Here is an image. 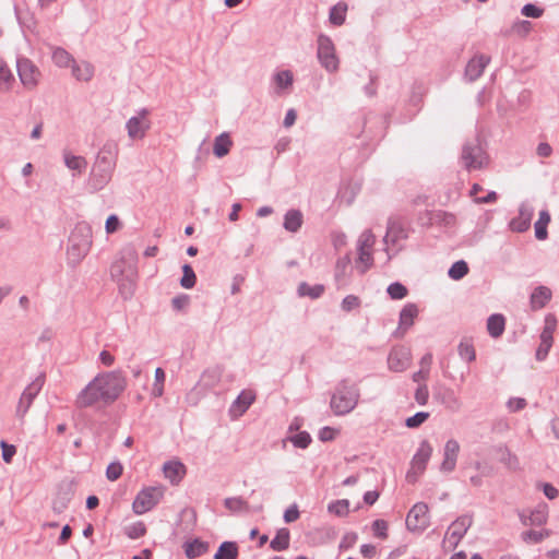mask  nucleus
<instances>
[{
  "label": "nucleus",
  "mask_w": 559,
  "mask_h": 559,
  "mask_svg": "<svg viewBox=\"0 0 559 559\" xmlns=\"http://www.w3.org/2000/svg\"><path fill=\"white\" fill-rule=\"evenodd\" d=\"M118 157V146L107 142L97 153L92 167L88 183L93 190L98 191L105 188L111 180Z\"/></svg>",
  "instance_id": "nucleus-2"
},
{
  "label": "nucleus",
  "mask_w": 559,
  "mask_h": 559,
  "mask_svg": "<svg viewBox=\"0 0 559 559\" xmlns=\"http://www.w3.org/2000/svg\"><path fill=\"white\" fill-rule=\"evenodd\" d=\"M71 67H72V75L78 81L88 82L90 80H92V78L94 75V67L90 62L82 61L81 63H78L74 60L73 63L71 64Z\"/></svg>",
  "instance_id": "nucleus-33"
},
{
  "label": "nucleus",
  "mask_w": 559,
  "mask_h": 559,
  "mask_svg": "<svg viewBox=\"0 0 559 559\" xmlns=\"http://www.w3.org/2000/svg\"><path fill=\"white\" fill-rule=\"evenodd\" d=\"M552 293L547 286H537L530 297V305L532 310H539L546 307L550 301Z\"/></svg>",
  "instance_id": "nucleus-26"
},
{
  "label": "nucleus",
  "mask_w": 559,
  "mask_h": 559,
  "mask_svg": "<svg viewBox=\"0 0 559 559\" xmlns=\"http://www.w3.org/2000/svg\"><path fill=\"white\" fill-rule=\"evenodd\" d=\"M274 79L281 88H286L293 84V73L289 70L277 72Z\"/></svg>",
  "instance_id": "nucleus-55"
},
{
  "label": "nucleus",
  "mask_w": 559,
  "mask_h": 559,
  "mask_svg": "<svg viewBox=\"0 0 559 559\" xmlns=\"http://www.w3.org/2000/svg\"><path fill=\"white\" fill-rule=\"evenodd\" d=\"M190 302V298L186 294H180L173 298L171 306L174 310L180 311L183 310Z\"/></svg>",
  "instance_id": "nucleus-62"
},
{
  "label": "nucleus",
  "mask_w": 559,
  "mask_h": 559,
  "mask_svg": "<svg viewBox=\"0 0 559 559\" xmlns=\"http://www.w3.org/2000/svg\"><path fill=\"white\" fill-rule=\"evenodd\" d=\"M127 388V379L121 370L98 373L76 396L75 405L86 408L98 402L111 404Z\"/></svg>",
  "instance_id": "nucleus-1"
},
{
  "label": "nucleus",
  "mask_w": 559,
  "mask_h": 559,
  "mask_svg": "<svg viewBox=\"0 0 559 559\" xmlns=\"http://www.w3.org/2000/svg\"><path fill=\"white\" fill-rule=\"evenodd\" d=\"M126 534L131 539H138L146 534V527L143 522H136L126 528Z\"/></svg>",
  "instance_id": "nucleus-52"
},
{
  "label": "nucleus",
  "mask_w": 559,
  "mask_h": 559,
  "mask_svg": "<svg viewBox=\"0 0 559 559\" xmlns=\"http://www.w3.org/2000/svg\"><path fill=\"white\" fill-rule=\"evenodd\" d=\"M476 469L478 474L469 476L471 485L473 487H481L485 485L483 478L491 474L492 467L487 464L476 463Z\"/></svg>",
  "instance_id": "nucleus-44"
},
{
  "label": "nucleus",
  "mask_w": 559,
  "mask_h": 559,
  "mask_svg": "<svg viewBox=\"0 0 559 559\" xmlns=\"http://www.w3.org/2000/svg\"><path fill=\"white\" fill-rule=\"evenodd\" d=\"M70 498L68 495H58L52 501V510L53 512L60 514L62 513L69 506Z\"/></svg>",
  "instance_id": "nucleus-58"
},
{
  "label": "nucleus",
  "mask_w": 559,
  "mask_h": 559,
  "mask_svg": "<svg viewBox=\"0 0 559 559\" xmlns=\"http://www.w3.org/2000/svg\"><path fill=\"white\" fill-rule=\"evenodd\" d=\"M520 519L524 525H543L547 521V507L539 504L535 510L531 511L528 516L523 511L520 513Z\"/></svg>",
  "instance_id": "nucleus-29"
},
{
  "label": "nucleus",
  "mask_w": 559,
  "mask_h": 559,
  "mask_svg": "<svg viewBox=\"0 0 559 559\" xmlns=\"http://www.w3.org/2000/svg\"><path fill=\"white\" fill-rule=\"evenodd\" d=\"M52 61L59 68H67L73 63L74 59L66 49L56 47L52 50Z\"/></svg>",
  "instance_id": "nucleus-42"
},
{
  "label": "nucleus",
  "mask_w": 559,
  "mask_h": 559,
  "mask_svg": "<svg viewBox=\"0 0 559 559\" xmlns=\"http://www.w3.org/2000/svg\"><path fill=\"white\" fill-rule=\"evenodd\" d=\"M290 532L288 528L283 527L276 532L275 537L271 540L270 547L274 551H283L289 547Z\"/></svg>",
  "instance_id": "nucleus-37"
},
{
  "label": "nucleus",
  "mask_w": 559,
  "mask_h": 559,
  "mask_svg": "<svg viewBox=\"0 0 559 559\" xmlns=\"http://www.w3.org/2000/svg\"><path fill=\"white\" fill-rule=\"evenodd\" d=\"M224 507L231 513H250L260 512L262 510V503H250L242 497H229L224 500Z\"/></svg>",
  "instance_id": "nucleus-19"
},
{
  "label": "nucleus",
  "mask_w": 559,
  "mask_h": 559,
  "mask_svg": "<svg viewBox=\"0 0 559 559\" xmlns=\"http://www.w3.org/2000/svg\"><path fill=\"white\" fill-rule=\"evenodd\" d=\"M304 224L301 211L296 209L288 210L284 215L283 227L289 233H297Z\"/></svg>",
  "instance_id": "nucleus-30"
},
{
  "label": "nucleus",
  "mask_w": 559,
  "mask_h": 559,
  "mask_svg": "<svg viewBox=\"0 0 559 559\" xmlns=\"http://www.w3.org/2000/svg\"><path fill=\"white\" fill-rule=\"evenodd\" d=\"M15 79L8 63L0 58V93H7L12 88Z\"/></svg>",
  "instance_id": "nucleus-36"
},
{
  "label": "nucleus",
  "mask_w": 559,
  "mask_h": 559,
  "mask_svg": "<svg viewBox=\"0 0 559 559\" xmlns=\"http://www.w3.org/2000/svg\"><path fill=\"white\" fill-rule=\"evenodd\" d=\"M408 231L401 219L390 218L388 222L386 234L384 236V242L396 245L400 240L406 239Z\"/></svg>",
  "instance_id": "nucleus-23"
},
{
  "label": "nucleus",
  "mask_w": 559,
  "mask_h": 559,
  "mask_svg": "<svg viewBox=\"0 0 559 559\" xmlns=\"http://www.w3.org/2000/svg\"><path fill=\"white\" fill-rule=\"evenodd\" d=\"M418 316V307L413 302L406 304L401 312L399 318V328L393 333L395 337L402 336L404 332L414 324L415 318Z\"/></svg>",
  "instance_id": "nucleus-22"
},
{
  "label": "nucleus",
  "mask_w": 559,
  "mask_h": 559,
  "mask_svg": "<svg viewBox=\"0 0 559 559\" xmlns=\"http://www.w3.org/2000/svg\"><path fill=\"white\" fill-rule=\"evenodd\" d=\"M163 491H139L133 500L132 509L135 514H144L152 510L160 500Z\"/></svg>",
  "instance_id": "nucleus-14"
},
{
  "label": "nucleus",
  "mask_w": 559,
  "mask_h": 559,
  "mask_svg": "<svg viewBox=\"0 0 559 559\" xmlns=\"http://www.w3.org/2000/svg\"><path fill=\"white\" fill-rule=\"evenodd\" d=\"M468 264L464 260H459L451 265L448 276L454 281H460L468 274Z\"/></svg>",
  "instance_id": "nucleus-45"
},
{
  "label": "nucleus",
  "mask_w": 559,
  "mask_h": 559,
  "mask_svg": "<svg viewBox=\"0 0 559 559\" xmlns=\"http://www.w3.org/2000/svg\"><path fill=\"white\" fill-rule=\"evenodd\" d=\"M317 44V57L321 67L330 73L336 72L338 70L340 60L336 56L332 39L325 34H320Z\"/></svg>",
  "instance_id": "nucleus-7"
},
{
  "label": "nucleus",
  "mask_w": 559,
  "mask_h": 559,
  "mask_svg": "<svg viewBox=\"0 0 559 559\" xmlns=\"http://www.w3.org/2000/svg\"><path fill=\"white\" fill-rule=\"evenodd\" d=\"M429 416L430 414L428 412H418L415 415L406 418L405 426L407 428H418L429 418Z\"/></svg>",
  "instance_id": "nucleus-53"
},
{
  "label": "nucleus",
  "mask_w": 559,
  "mask_h": 559,
  "mask_svg": "<svg viewBox=\"0 0 559 559\" xmlns=\"http://www.w3.org/2000/svg\"><path fill=\"white\" fill-rule=\"evenodd\" d=\"M360 307V299L355 295H347L341 304L343 311L349 312Z\"/></svg>",
  "instance_id": "nucleus-57"
},
{
  "label": "nucleus",
  "mask_w": 559,
  "mask_h": 559,
  "mask_svg": "<svg viewBox=\"0 0 559 559\" xmlns=\"http://www.w3.org/2000/svg\"><path fill=\"white\" fill-rule=\"evenodd\" d=\"M557 318L554 313L545 316L544 328L539 335L540 343L536 349L535 358L537 361H544L554 344V333L557 329Z\"/></svg>",
  "instance_id": "nucleus-8"
},
{
  "label": "nucleus",
  "mask_w": 559,
  "mask_h": 559,
  "mask_svg": "<svg viewBox=\"0 0 559 559\" xmlns=\"http://www.w3.org/2000/svg\"><path fill=\"white\" fill-rule=\"evenodd\" d=\"M120 227V221L117 215H109L106 219L105 229L108 234L117 231Z\"/></svg>",
  "instance_id": "nucleus-64"
},
{
  "label": "nucleus",
  "mask_w": 559,
  "mask_h": 559,
  "mask_svg": "<svg viewBox=\"0 0 559 559\" xmlns=\"http://www.w3.org/2000/svg\"><path fill=\"white\" fill-rule=\"evenodd\" d=\"M165 371L163 368L158 367L155 370V382L153 384L152 394L155 397H160L164 393V382H165Z\"/></svg>",
  "instance_id": "nucleus-50"
},
{
  "label": "nucleus",
  "mask_w": 559,
  "mask_h": 559,
  "mask_svg": "<svg viewBox=\"0 0 559 559\" xmlns=\"http://www.w3.org/2000/svg\"><path fill=\"white\" fill-rule=\"evenodd\" d=\"M473 524V518L472 515L464 514L462 516H459L452 524L450 525L448 530L449 542L452 546V549H455L468 528Z\"/></svg>",
  "instance_id": "nucleus-15"
},
{
  "label": "nucleus",
  "mask_w": 559,
  "mask_h": 559,
  "mask_svg": "<svg viewBox=\"0 0 559 559\" xmlns=\"http://www.w3.org/2000/svg\"><path fill=\"white\" fill-rule=\"evenodd\" d=\"M360 399L357 384L348 379L340 380L331 395L330 408L335 416H345L355 409Z\"/></svg>",
  "instance_id": "nucleus-3"
},
{
  "label": "nucleus",
  "mask_w": 559,
  "mask_h": 559,
  "mask_svg": "<svg viewBox=\"0 0 559 559\" xmlns=\"http://www.w3.org/2000/svg\"><path fill=\"white\" fill-rule=\"evenodd\" d=\"M433 449L428 440H423L414 454L411 465L414 473H423L432 455Z\"/></svg>",
  "instance_id": "nucleus-20"
},
{
  "label": "nucleus",
  "mask_w": 559,
  "mask_h": 559,
  "mask_svg": "<svg viewBox=\"0 0 559 559\" xmlns=\"http://www.w3.org/2000/svg\"><path fill=\"white\" fill-rule=\"evenodd\" d=\"M459 452L460 443L455 439H449L444 444L443 460L440 464L442 473H451L455 469Z\"/></svg>",
  "instance_id": "nucleus-17"
},
{
  "label": "nucleus",
  "mask_w": 559,
  "mask_h": 559,
  "mask_svg": "<svg viewBox=\"0 0 559 559\" xmlns=\"http://www.w3.org/2000/svg\"><path fill=\"white\" fill-rule=\"evenodd\" d=\"M521 13L526 17L538 19L543 15L544 10L533 3H527L523 5Z\"/></svg>",
  "instance_id": "nucleus-59"
},
{
  "label": "nucleus",
  "mask_w": 559,
  "mask_h": 559,
  "mask_svg": "<svg viewBox=\"0 0 559 559\" xmlns=\"http://www.w3.org/2000/svg\"><path fill=\"white\" fill-rule=\"evenodd\" d=\"M461 164L467 171L480 170L488 165V155L478 138L466 141L462 146Z\"/></svg>",
  "instance_id": "nucleus-6"
},
{
  "label": "nucleus",
  "mask_w": 559,
  "mask_h": 559,
  "mask_svg": "<svg viewBox=\"0 0 559 559\" xmlns=\"http://www.w3.org/2000/svg\"><path fill=\"white\" fill-rule=\"evenodd\" d=\"M45 383V374H39L33 382H31L23 391L19 404L16 406V416L23 419L34 400L41 391Z\"/></svg>",
  "instance_id": "nucleus-9"
},
{
  "label": "nucleus",
  "mask_w": 559,
  "mask_h": 559,
  "mask_svg": "<svg viewBox=\"0 0 559 559\" xmlns=\"http://www.w3.org/2000/svg\"><path fill=\"white\" fill-rule=\"evenodd\" d=\"M347 4L345 2H337L330 9L329 21L335 26L344 24L346 19Z\"/></svg>",
  "instance_id": "nucleus-41"
},
{
  "label": "nucleus",
  "mask_w": 559,
  "mask_h": 559,
  "mask_svg": "<svg viewBox=\"0 0 559 559\" xmlns=\"http://www.w3.org/2000/svg\"><path fill=\"white\" fill-rule=\"evenodd\" d=\"M150 111L146 108H142L136 116L131 117L126 128L128 135L132 140L143 139L151 127V122L147 119Z\"/></svg>",
  "instance_id": "nucleus-13"
},
{
  "label": "nucleus",
  "mask_w": 559,
  "mask_h": 559,
  "mask_svg": "<svg viewBox=\"0 0 559 559\" xmlns=\"http://www.w3.org/2000/svg\"><path fill=\"white\" fill-rule=\"evenodd\" d=\"M506 319L500 313L491 314L487 320V331L491 337H500L504 332Z\"/></svg>",
  "instance_id": "nucleus-34"
},
{
  "label": "nucleus",
  "mask_w": 559,
  "mask_h": 559,
  "mask_svg": "<svg viewBox=\"0 0 559 559\" xmlns=\"http://www.w3.org/2000/svg\"><path fill=\"white\" fill-rule=\"evenodd\" d=\"M299 519V510L296 503L292 504L284 512V521L286 523H293Z\"/></svg>",
  "instance_id": "nucleus-63"
},
{
  "label": "nucleus",
  "mask_w": 559,
  "mask_h": 559,
  "mask_svg": "<svg viewBox=\"0 0 559 559\" xmlns=\"http://www.w3.org/2000/svg\"><path fill=\"white\" fill-rule=\"evenodd\" d=\"M324 286L322 284H316L313 286L306 282H301L298 285L297 293L300 297H310L311 299L320 298L324 293Z\"/></svg>",
  "instance_id": "nucleus-39"
},
{
  "label": "nucleus",
  "mask_w": 559,
  "mask_h": 559,
  "mask_svg": "<svg viewBox=\"0 0 559 559\" xmlns=\"http://www.w3.org/2000/svg\"><path fill=\"white\" fill-rule=\"evenodd\" d=\"M550 222V214L547 210L539 212V217L534 225L535 237L538 240H545L548 237L547 225Z\"/></svg>",
  "instance_id": "nucleus-40"
},
{
  "label": "nucleus",
  "mask_w": 559,
  "mask_h": 559,
  "mask_svg": "<svg viewBox=\"0 0 559 559\" xmlns=\"http://www.w3.org/2000/svg\"><path fill=\"white\" fill-rule=\"evenodd\" d=\"M233 146V141L228 133L224 132L215 138L213 145V153L216 157L222 158L226 156Z\"/></svg>",
  "instance_id": "nucleus-35"
},
{
  "label": "nucleus",
  "mask_w": 559,
  "mask_h": 559,
  "mask_svg": "<svg viewBox=\"0 0 559 559\" xmlns=\"http://www.w3.org/2000/svg\"><path fill=\"white\" fill-rule=\"evenodd\" d=\"M457 354L460 358L466 362L476 360V349L472 337L464 336L457 345Z\"/></svg>",
  "instance_id": "nucleus-31"
},
{
  "label": "nucleus",
  "mask_w": 559,
  "mask_h": 559,
  "mask_svg": "<svg viewBox=\"0 0 559 559\" xmlns=\"http://www.w3.org/2000/svg\"><path fill=\"white\" fill-rule=\"evenodd\" d=\"M372 532L376 537L385 539L388 537V522L381 519L373 521Z\"/></svg>",
  "instance_id": "nucleus-56"
},
{
  "label": "nucleus",
  "mask_w": 559,
  "mask_h": 559,
  "mask_svg": "<svg viewBox=\"0 0 559 559\" xmlns=\"http://www.w3.org/2000/svg\"><path fill=\"white\" fill-rule=\"evenodd\" d=\"M16 70L21 83L26 88H34L35 86H37L40 78V71L32 60H29L26 57H17Z\"/></svg>",
  "instance_id": "nucleus-11"
},
{
  "label": "nucleus",
  "mask_w": 559,
  "mask_h": 559,
  "mask_svg": "<svg viewBox=\"0 0 559 559\" xmlns=\"http://www.w3.org/2000/svg\"><path fill=\"white\" fill-rule=\"evenodd\" d=\"M64 164L69 169L78 170L82 173L85 170L87 166V162L83 156L72 155L70 153H64Z\"/></svg>",
  "instance_id": "nucleus-43"
},
{
  "label": "nucleus",
  "mask_w": 559,
  "mask_h": 559,
  "mask_svg": "<svg viewBox=\"0 0 559 559\" xmlns=\"http://www.w3.org/2000/svg\"><path fill=\"white\" fill-rule=\"evenodd\" d=\"M288 440L294 444V447L299 449L308 448L312 441L310 433L307 431H300L289 437Z\"/></svg>",
  "instance_id": "nucleus-51"
},
{
  "label": "nucleus",
  "mask_w": 559,
  "mask_h": 559,
  "mask_svg": "<svg viewBox=\"0 0 559 559\" xmlns=\"http://www.w3.org/2000/svg\"><path fill=\"white\" fill-rule=\"evenodd\" d=\"M138 252L131 245L123 247L118 258L110 266V275L116 282L122 278H131L136 276Z\"/></svg>",
  "instance_id": "nucleus-5"
},
{
  "label": "nucleus",
  "mask_w": 559,
  "mask_h": 559,
  "mask_svg": "<svg viewBox=\"0 0 559 559\" xmlns=\"http://www.w3.org/2000/svg\"><path fill=\"white\" fill-rule=\"evenodd\" d=\"M223 369L219 366L211 367L204 370L194 389L205 392L215 389L221 382Z\"/></svg>",
  "instance_id": "nucleus-18"
},
{
  "label": "nucleus",
  "mask_w": 559,
  "mask_h": 559,
  "mask_svg": "<svg viewBox=\"0 0 559 559\" xmlns=\"http://www.w3.org/2000/svg\"><path fill=\"white\" fill-rule=\"evenodd\" d=\"M165 477L173 486H177L186 474V466L179 461H170L164 465Z\"/></svg>",
  "instance_id": "nucleus-28"
},
{
  "label": "nucleus",
  "mask_w": 559,
  "mask_h": 559,
  "mask_svg": "<svg viewBox=\"0 0 559 559\" xmlns=\"http://www.w3.org/2000/svg\"><path fill=\"white\" fill-rule=\"evenodd\" d=\"M92 247V230L87 224L75 226L69 236L67 249V262L71 267L78 266L87 255Z\"/></svg>",
  "instance_id": "nucleus-4"
},
{
  "label": "nucleus",
  "mask_w": 559,
  "mask_h": 559,
  "mask_svg": "<svg viewBox=\"0 0 559 559\" xmlns=\"http://www.w3.org/2000/svg\"><path fill=\"white\" fill-rule=\"evenodd\" d=\"M490 62V57L478 55L472 58L465 67V78L469 82L476 81L484 73L485 68Z\"/></svg>",
  "instance_id": "nucleus-24"
},
{
  "label": "nucleus",
  "mask_w": 559,
  "mask_h": 559,
  "mask_svg": "<svg viewBox=\"0 0 559 559\" xmlns=\"http://www.w3.org/2000/svg\"><path fill=\"white\" fill-rule=\"evenodd\" d=\"M135 277L131 278H122L120 282H118L119 285V293L123 297V299H130L135 289Z\"/></svg>",
  "instance_id": "nucleus-49"
},
{
  "label": "nucleus",
  "mask_w": 559,
  "mask_h": 559,
  "mask_svg": "<svg viewBox=\"0 0 559 559\" xmlns=\"http://www.w3.org/2000/svg\"><path fill=\"white\" fill-rule=\"evenodd\" d=\"M415 401L419 405H426L429 399V391L426 384L419 385L415 391Z\"/></svg>",
  "instance_id": "nucleus-61"
},
{
  "label": "nucleus",
  "mask_w": 559,
  "mask_h": 559,
  "mask_svg": "<svg viewBox=\"0 0 559 559\" xmlns=\"http://www.w3.org/2000/svg\"><path fill=\"white\" fill-rule=\"evenodd\" d=\"M499 452L501 453V462L504 463L509 468H515L519 465L516 455L511 453L507 447H500Z\"/></svg>",
  "instance_id": "nucleus-54"
},
{
  "label": "nucleus",
  "mask_w": 559,
  "mask_h": 559,
  "mask_svg": "<svg viewBox=\"0 0 559 559\" xmlns=\"http://www.w3.org/2000/svg\"><path fill=\"white\" fill-rule=\"evenodd\" d=\"M238 555L236 542H223L214 555V559H237Z\"/></svg>",
  "instance_id": "nucleus-38"
},
{
  "label": "nucleus",
  "mask_w": 559,
  "mask_h": 559,
  "mask_svg": "<svg viewBox=\"0 0 559 559\" xmlns=\"http://www.w3.org/2000/svg\"><path fill=\"white\" fill-rule=\"evenodd\" d=\"M122 465L119 462L110 463L106 469V476L109 480L118 479L122 474Z\"/></svg>",
  "instance_id": "nucleus-60"
},
{
  "label": "nucleus",
  "mask_w": 559,
  "mask_h": 559,
  "mask_svg": "<svg viewBox=\"0 0 559 559\" xmlns=\"http://www.w3.org/2000/svg\"><path fill=\"white\" fill-rule=\"evenodd\" d=\"M411 364L409 352L404 347H393L389 353L388 366L394 372H402Z\"/></svg>",
  "instance_id": "nucleus-21"
},
{
  "label": "nucleus",
  "mask_w": 559,
  "mask_h": 559,
  "mask_svg": "<svg viewBox=\"0 0 559 559\" xmlns=\"http://www.w3.org/2000/svg\"><path fill=\"white\" fill-rule=\"evenodd\" d=\"M433 399L440 402L451 412H457L461 407L460 400L455 395L454 391L450 388H441L433 392Z\"/></svg>",
  "instance_id": "nucleus-25"
},
{
  "label": "nucleus",
  "mask_w": 559,
  "mask_h": 559,
  "mask_svg": "<svg viewBox=\"0 0 559 559\" xmlns=\"http://www.w3.org/2000/svg\"><path fill=\"white\" fill-rule=\"evenodd\" d=\"M376 238L371 230H365L358 238V261L364 264L360 273H366L373 265V257L371 249L374 245Z\"/></svg>",
  "instance_id": "nucleus-12"
},
{
  "label": "nucleus",
  "mask_w": 559,
  "mask_h": 559,
  "mask_svg": "<svg viewBox=\"0 0 559 559\" xmlns=\"http://www.w3.org/2000/svg\"><path fill=\"white\" fill-rule=\"evenodd\" d=\"M255 395L251 391H242L230 406V413L235 416H241L252 405Z\"/></svg>",
  "instance_id": "nucleus-27"
},
{
  "label": "nucleus",
  "mask_w": 559,
  "mask_h": 559,
  "mask_svg": "<svg viewBox=\"0 0 559 559\" xmlns=\"http://www.w3.org/2000/svg\"><path fill=\"white\" fill-rule=\"evenodd\" d=\"M328 511L337 516H346L349 512V501L346 499L330 502Z\"/></svg>",
  "instance_id": "nucleus-47"
},
{
  "label": "nucleus",
  "mask_w": 559,
  "mask_h": 559,
  "mask_svg": "<svg viewBox=\"0 0 559 559\" xmlns=\"http://www.w3.org/2000/svg\"><path fill=\"white\" fill-rule=\"evenodd\" d=\"M386 293L391 299L400 300L407 296L408 289L402 283L394 282L388 286Z\"/></svg>",
  "instance_id": "nucleus-48"
},
{
  "label": "nucleus",
  "mask_w": 559,
  "mask_h": 559,
  "mask_svg": "<svg viewBox=\"0 0 559 559\" xmlns=\"http://www.w3.org/2000/svg\"><path fill=\"white\" fill-rule=\"evenodd\" d=\"M185 554L189 559L201 557L209 550V543L194 538L183 544Z\"/></svg>",
  "instance_id": "nucleus-32"
},
{
  "label": "nucleus",
  "mask_w": 559,
  "mask_h": 559,
  "mask_svg": "<svg viewBox=\"0 0 559 559\" xmlns=\"http://www.w3.org/2000/svg\"><path fill=\"white\" fill-rule=\"evenodd\" d=\"M405 524L409 532L423 533L429 525L428 506L416 503L407 513Z\"/></svg>",
  "instance_id": "nucleus-10"
},
{
  "label": "nucleus",
  "mask_w": 559,
  "mask_h": 559,
  "mask_svg": "<svg viewBox=\"0 0 559 559\" xmlns=\"http://www.w3.org/2000/svg\"><path fill=\"white\" fill-rule=\"evenodd\" d=\"M533 216L534 207L528 203H521L519 207V215L513 217L509 223L510 229L515 233H524L528 230Z\"/></svg>",
  "instance_id": "nucleus-16"
},
{
  "label": "nucleus",
  "mask_w": 559,
  "mask_h": 559,
  "mask_svg": "<svg viewBox=\"0 0 559 559\" xmlns=\"http://www.w3.org/2000/svg\"><path fill=\"white\" fill-rule=\"evenodd\" d=\"M197 283V275L192 269V266L188 263L182 265V277L180 280V285L186 288L190 289L194 287Z\"/></svg>",
  "instance_id": "nucleus-46"
}]
</instances>
